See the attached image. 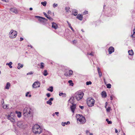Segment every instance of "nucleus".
<instances>
[{
  "instance_id": "48",
  "label": "nucleus",
  "mask_w": 135,
  "mask_h": 135,
  "mask_svg": "<svg viewBox=\"0 0 135 135\" xmlns=\"http://www.w3.org/2000/svg\"><path fill=\"white\" fill-rule=\"evenodd\" d=\"M55 113L57 115V116H58L59 115H58V114H59V112H55Z\"/></svg>"
},
{
  "instance_id": "11",
  "label": "nucleus",
  "mask_w": 135,
  "mask_h": 135,
  "mask_svg": "<svg viewBox=\"0 0 135 135\" xmlns=\"http://www.w3.org/2000/svg\"><path fill=\"white\" fill-rule=\"evenodd\" d=\"M10 11L13 13L17 14L18 13L17 9L15 8H11L10 9Z\"/></svg>"
},
{
  "instance_id": "4",
  "label": "nucleus",
  "mask_w": 135,
  "mask_h": 135,
  "mask_svg": "<svg viewBox=\"0 0 135 135\" xmlns=\"http://www.w3.org/2000/svg\"><path fill=\"white\" fill-rule=\"evenodd\" d=\"M87 104L89 107H92L94 106L95 102V100L91 97L88 98L86 100Z\"/></svg>"
},
{
  "instance_id": "8",
  "label": "nucleus",
  "mask_w": 135,
  "mask_h": 135,
  "mask_svg": "<svg viewBox=\"0 0 135 135\" xmlns=\"http://www.w3.org/2000/svg\"><path fill=\"white\" fill-rule=\"evenodd\" d=\"M65 73L64 74V75L66 76H70L72 75L73 72L72 70H69L67 69L65 70Z\"/></svg>"
},
{
  "instance_id": "25",
  "label": "nucleus",
  "mask_w": 135,
  "mask_h": 135,
  "mask_svg": "<svg viewBox=\"0 0 135 135\" xmlns=\"http://www.w3.org/2000/svg\"><path fill=\"white\" fill-rule=\"evenodd\" d=\"M12 64V62H10L9 63H7L6 64V65H8L10 68H12V66L11 65Z\"/></svg>"
},
{
  "instance_id": "7",
  "label": "nucleus",
  "mask_w": 135,
  "mask_h": 135,
  "mask_svg": "<svg viewBox=\"0 0 135 135\" xmlns=\"http://www.w3.org/2000/svg\"><path fill=\"white\" fill-rule=\"evenodd\" d=\"M12 113H11L10 115H9L7 117V119L11 120L12 122H15V120L14 118H15V115L14 114L12 115Z\"/></svg>"
},
{
  "instance_id": "15",
  "label": "nucleus",
  "mask_w": 135,
  "mask_h": 135,
  "mask_svg": "<svg viewBox=\"0 0 135 135\" xmlns=\"http://www.w3.org/2000/svg\"><path fill=\"white\" fill-rule=\"evenodd\" d=\"M53 100L54 98H50L48 101H47L46 103L47 104H49L50 105H51L52 104L51 101H53Z\"/></svg>"
},
{
  "instance_id": "31",
  "label": "nucleus",
  "mask_w": 135,
  "mask_h": 135,
  "mask_svg": "<svg viewBox=\"0 0 135 135\" xmlns=\"http://www.w3.org/2000/svg\"><path fill=\"white\" fill-rule=\"evenodd\" d=\"M68 83L70 84V85L71 86H73V83L72 81L71 80H69L68 81Z\"/></svg>"
},
{
  "instance_id": "42",
  "label": "nucleus",
  "mask_w": 135,
  "mask_h": 135,
  "mask_svg": "<svg viewBox=\"0 0 135 135\" xmlns=\"http://www.w3.org/2000/svg\"><path fill=\"white\" fill-rule=\"evenodd\" d=\"M88 12L87 11H85L84 12H83V15H85L86 14H88Z\"/></svg>"
},
{
  "instance_id": "62",
  "label": "nucleus",
  "mask_w": 135,
  "mask_h": 135,
  "mask_svg": "<svg viewBox=\"0 0 135 135\" xmlns=\"http://www.w3.org/2000/svg\"><path fill=\"white\" fill-rule=\"evenodd\" d=\"M42 19H43V20H44L45 19V18H44L43 17Z\"/></svg>"
},
{
  "instance_id": "33",
  "label": "nucleus",
  "mask_w": 135,
  "mask_h": 135,
  "mask_svg": "<svg viewBox=\"0 0 135 135\" xmlns=\"http://www.w3.org/2000/svg\"><path fill=\"white\" fill-rule=\"evenodd\" d=\"M106 85L108 88H111V85L110 84H107Z\"/></svg>"
},
{
  "instance_id": "24",
  "label": "nucleus",
  "mask_w": 135,
  "mask_h": 135,
  "mask_svg": "<svg viewBox=\"0 0 135 135\" xmlns=\"http://www.w3.org/2000/svg\"><path fill=\"white\" fill-rule=\"evenodd\" d=\"M70 122L69 121H68L67 122H62L61 123V124L62 125L64 126H65V125H68L69 124H70Z\"/></svg>"
},
{
  "instance_id": "47",
  "label": "nucleus",
  "mask_w": 135,
  "mask_h": 135,
  "mask_svg": "<svg viewBox=\"0 0 135 135\" xmlns=\"http://www.w3.org/2000/svg\"><path fill=\"white\" fill-rule=\"evenodd\" d=\"M43 13L44 15L45 16L47 17L48 16V15L46 14V13L44 12H43Z\"/></svg>"
},
{
  "instance_id": "18",
  "label": "nucleus",
  "mask_w": 135,
  "mask_h": 135,
  "mask_svg": "<svg viewBox=\"0 0 135 135\" xmlns=\"http://www.w3.org/2000/svg\"><path fill=\"white\" fill-rule=\"evenodd\" d=\"M23 123L22 122L19 121L17 122V125L18 126L20 127H21L23 125Z\"/></svg>"
},
{
  "instance_id": "3",
  "label": "nucleus",
  "mask_w": 135,
  "mask_h": 135,
  "mask_svg": "<svg viewBox=\"0 0 135 135\" xmlns=\"http://www.w3.org/2000/svg\"><path fill=\"white\" fill-rule=\"evenodd\" d=\"M32 109L29 107H26L23 110V115L26 117H27L28 115L32 113Z\"/></svg>"
},
{
  "instance_id": "10",
  "label": "nucleus",
  "mask_w": 135,
  "mask_h": 135,
  "mask_svg": "<svg viewBox=\"0 0 135 135\" xmlns=\"http://www.w3.org/2000/svg\"><path fill=\"white\" fill-rule=\"evenodd\" d=\"M76 108V104H73L70 106V109L73 113H74Z\"/></svg>"
},
{
  "instance_id": "36",
  "label": "nucleus",
  "mask_w": 135,
  "mask_h": 135,
  "mask_svg": "<svg viewBox=\"0 0 135 135\" xmlns=\"http://www.w3.org/2000/svg\"><path fill=\"white\" fill-rule=\"evenodd\" d=\"M110 110V107H108L107 108H106V110L107 112H109Z\"/></svg>"
},
{
  "instance_id": "13",
  "label": "nucleus",
  "mask_w": 135,
  "mask_h": 135,
  "mask_svg": "<svg viewBox=\"0 0 135 135\" xmlns=\"http://www.w3.org/2000/svg\"><path fill=\"white\" fill-rule=\"evenodd\" d=\"M52 27L55 29H56L58 28L57 25L55 23H52Z\"/></svg>"
},
{
  "instance_id": "40",
  "label": "nucleus",
  "mask_w": 135,
  "mask_h": 135,
  "mask_svg": "<svg viewBox=\"0 0 135 135\" xmlns=\"http://www.w3.org/2000/svg\"><path fill=\"white\" fill-rule=\"evenodd\" d=\"M57 4L54 3L53 5V6L54 8H55L57 6Z\"/></svg>"
},
{
  "instance_id": "51",
  "label": "nucleus",
  "mask_w": 135,
  "mask_h": 135,
  "mask_svg": "<svg viewBox=\"0 0 135 135\" xmlns=\"http://www.w3.org/2000/svg\"><path fill=\"white\" fill-rule=\"evenodd\" d=\"M40 68L41 69H42V62L41 63Z\"/></svg>"
},
{
  "instance_id": "56",
  "label": "nucleus",
  "mask_w": 135,
  "mask_h": 135,
  "mask_svg": "<svg viewBox=\"0 0 135 135\" xmlns=\"http://www.w3.org/2000/svg\"><path fill=\"white\" fill-rule=\"evenodd\" d=\"M73 43H75L76 42V40H74L73 41Z\"/></svg>"
},
{
  "instance_id": "59",
  "label": "nucleus",
  "mask_w": 135,
  "mask_h": 135,
  "mask_svg": "<svg viewBox=\"0 0 135 135\" xmlns=\"http://www.w3.org/2000/svg\"><path fill=\"white\" fill-rule=\"evenodd\" d=\"M81 31H82L83 32H84V30L82 29Z\"/></svg>"
},
{
  "instance_id": "46",
  "label": "nucleus",
  "mask_w": 135,
  "mask_h": 135,
  "mask_svg": "<svg viewBox=\"0 0 135 135\" xmlns=\"http://www.w3.org/2000/svg\"><path fill=\"white\" fill-rule=\"evenodd\" d=\"M46 95L47 97H49L50 96V94L49 93H48L46 94Z\"/></svg>"
},
{
  "instance_id": "39",
  "label": "nucleus",
  "mask_w": 135,
  "mask_h": 135,
  "mask_svg": "<svg viewBox=\"0 0 135 135\" xmlns=\"http://www.w3.org/2000/svg\"><path fill=\"white\" fill-rule=\"evenodd\" d=\"M91 82L90 81H87L86 82V84L87 85H90L91 84Z\"/></svg>"
},
{
  "instance_id": "44",
  "label": "nucleus",
  "mask_w": 135,
  "mask_h": 135,
  "mask_svg": "<svg viewBox=\"0 0 135 135\" xmlns=\"http://www.w3.org/2000/svg\"><path fill=\"white\" fill-rule=\"evenodd\" d=\"M66 93H63V95H62V97H66Z\"/></svg>"
},
{
  "instance_id": "21",
  "label": "nucleus",
  "mask_w": 135,
  "mask_h": 135,
  "mask_svg": "<svg viewBox=\"0 0 135 135\" xmlns=\"http://www.w3.org/2000/svg\"><path fill=\"white\" fill-rule=\"evenodd\" d=\"M18 66H17V68L19 69H20L21 68H22L23 66V64H21L20 63H18Z\"/></svg>"
},
{
  "instance_id": "12",
  "label": "nucleus",
  "mask_w": 135,
  "mask_h": 135,
  "mask_svg": "<svg viewBox=\"0 0 135 135\" xmlns=\"http://www.w3.org/2000/svg\"><path fill=\"white\" fill-rule=\"evenodd\" d=\"M109 54H111L114 51V48L112 47H110L108 49Z\"/></svg>"
},
{
  "instance_id": "55",
  "label": "nucleus",
  "mask_w": 135,
  "mask_h": 135,
  "mask_svg": "<svg viewBox=\"0 0 135 135\" xmlns=\"http://www.w3.org/2000/svg\"><path fill=\"white\" fill-rule=\"evenodd\" d=\"M115 132L116 133H117L118 132V130L117 129L115 128Z\"/></svg>"
},
{
  "instance_id": "58",
  "label": "nucleus",
  "mask_w": 135,
  "mask_h": 135,
  "mask_svg": "<svg viewBox=\"0 0 135 135\" xmlns=\"http://www.w3.org/2000/svg\"><path fill=\"white\" fill-rule=\"evenodd\" d=\"M30 10L31 11L32 10V8L31 7L30 8Z\"/></svg>"
},
{
  "instance_id": "27",
  "label": "nucleus",
  "mask_w": 135,
  "mask_h": 135,
  "mask_svg": "<svg viewBox=\"0 0 135 135\" xmlns=\"http://www.w3.org/2000/svg\"><path fill=\"white\" fill-rule=\"evenodd\" d=\"M129 54L130 55H133V52L132 50H131L128 51Z\"/></svg>"
},
{
  "instance_id": "35",
  "label": "nucleus",
  "mask_w": 135,
  "mask_h": 135,
  "mask_svg": "<svg viewBox=\"0 0 135 135\" xmlns=\"http://www.w3.org/2000/svg\"><path fill=\"white\" fill-rule=\"evenodd\" d=\"M2 105L3 106V107L4 109H6L8 107V105H4L3 104H2Z\"/></svg>"
},
{
  "instance_id": "41",
  "label": "nucleus",
  "mask_w": 135,
  "mask_h": 135,
  "mask_svg": "<svg viewBox=\"0 0 135 135\" xmlns=\"http://www.w3.org/2000/svg\"><path fill=\"white\" fill-rule=\"evenodd\" d=\"M33 73V72L32 71H31L28 73H27V75H31Z\"/></svg>"
},
{
  "instance_id": "63",
  "label": "nucleus",
  "mask_w": 135,
  "mask_h": 135,
  "mask_svg": "<svg viewBox=\"0 0 135 135\" xmlns=\"http://www.w3.org/2000/svg\"><path fill=\"white\" fill-rule=\"evenodd\" d=\"M42 2H41V4L42 5Z\"/></svg>"
},
{
  "instance_id": "43",
  "label": "nucleus",
  "mask_w": 135,
  "mask_h": 135,
  "mask_svg": "<svg viewBox=\"0 0 135 135\" xmlns=\"http://www.w3.org/2000/svg\"><path fill=\"white\" fill-rule=\"evenodd\" d=\"M47 18L48 19H49L50 20H52V18L51 17H50L49 16H48Z\"/></svg>"
},
{
  "instance_id": "28",
  "label": "nucleus",
  "mask_w": 135,
  "mask_h": 135,
  "mask_svg": "<svg viewBox=\"0 0 135 135\" xmlns=\"http://www.w3.org/2000/svg\"><path fill=\"white\" fill-rule=\"evenodd\" d=\"M73 14L74 16H76L78 14V12L77 10H74L73 11Z\"/></svg>"
},
{
  "instance_id": "20",
  "label": "nucleus",
  "mask_w": 135,
  "mask_h": 135,
  "mask_svg": "<svg viewBox=\"0 0 135 135\" xmlns=\"http://www.w3.org/2000/svg\"><path fill=\"white\" fill-rule=\"evenodd\" d=\"M10 86V84L9 83H7L5 87V89H9V87Z\"/></svg>"
},
{
  "instance_id": "19",
  "label": "nucleus",
  "mask_w": 135,
  "mask_h": 135,
  "mask_svg": "<svg viewBox=\"0 0 135 135\" xmlns=\"http://www.w3.org/2000/svg\"><path fill=\"white\" fill-rule=\"evenodd\" d=\"M74 99V97H71L69 100V102L72 104H74L73 103L74 102V101L73 100Z\"/></svg>"
},
{
  "instance_id": "64",
  "label": "nucleus",
  "mask_w": 135,
  "mask_h": 135,
  "mask_svg": "<svg viewBox=\"0 0 135 135\" xmlns=\"http://www.w3.org/2000/svg\"><path fill=\"white\" fill-rule=\"evenodd\" d=\"M123 135H126V134H125L124 133H123Z\"/></svg>"
},
{
  "instance_id": "26",
  "label": "nucleus",
  "mask_w": 135,
  "mask_h": 135,
  "mask_svg": "<svg viewBox=\"0 0 135 135\" xmlns=\"http://www.w3.org/2000/svg\"><path fill=\"white\" fill-rule=\"evenodd\" d=\"M49 73L47 71V70H44V72L43 73V75L45 76H46Z\"/></svg>"
},
{
  "instance_id": "53",
  "label": "nucleus",
  "mask_w": 135,
  "mask_h": 135,
  "mask_svg": "<svg viewBox=\"0 0 135 135\" xmlns=\"http://www.w3.org/2000/svg\"><path fill=\"white\" fill-rule=\"evenodd\" d=\"M47 13L48 14H51V12L50 11H48Z\"/></svg>"
},
{
  "instance_id": "6",
  "label": "nucleus",
  "mask_w": 135,
  "mask_h": 135,
  "mask_svg": "<svg viewBox=\"0 0 135 135\" xmlns=\"http://www.w3.org/2000/svg\"><path fill=\"white\" fill-rule=\"evenodd\" d=\"M17 32L16 31L13 30L11 31L9 34V37L11 38H15L17 36Z\"/></svg>"
},
{
  "instance_id": "23",
  "label": "nucleus",
  "mask_w": 135,
  "mask_h": 135,
  "mask_svg": "<svg viewBox=\"0 0 135 135\" xmlns=\"http://www.w3.org/2000/svg\"><path fill=\"white\" fill-rule=\"evenodd\" d=\"M102 97L103 98H105L107 96V94L105 91H103L102 92Z\"/></svg>"
},
{
  "instance_id": "49",
  "label": "nucleus",
  "mask_w": 135,
  "mask_h": 135,
  "mask_svg": "<svg viewBox=\"0 0 135 135\" xmlns=\"http://www.w3.org/2000/svg\"><path fill=\"white\" fill-rule=\"evenodd\" d=\"M63 93H60L59 94V95L60 96H62L63 95Z\"/></svg>"
},
{
  "instance_id": "50",
  "label": "nucleus",
  "mask_w": 135,
  "mask_h": 135,
  "mask_svg": "<svg viewBox=\"0 0 135 135\" xmlns=\"http://www.w3.org/2000/svg\"><path fill=\"white\" fill-rule=\"evenodd\" d=\"M79 107L82 109H83L84 108V107L83 106H79Z\"/></svg>"
},
{
  "instance_id": "29",
  "label": "nucleus",
  "mask_w": 135,
  "mask_h": 135,
  "mask_svg": "<svg viewBox=\"0 0 135 135\" xmlns=\"http://www.w3.org/2000/svg\"><path fill=\"white\" fill-rule=\"evenodd\" d=\"M70 8L69 7H66L65 8V9L66 10V12L69 13V12H70Z\"/></svg>"
},
{
  "instance_id": "57",
  "label": "nucleus",
  "mask_w": 135,
  "mask_h": 135,
  "mask_svg": "<svg viewBox=\"0 0 135 135\" xmlns=\"http://www.w3.org/2000/svg\"><path fill=\"white\" fill-rule=\"evenodd\" d=\"M67 22L69 25V24H71L68 21H67Z\"/></svg>"
},
{
  "instance_id": "17",
  "label": "nucleus",
  "mask_w": 135,
  "mask_h": 135,
  "mask_svg": "<svg viewBox=\"0 0 135 135\" xmlns=\"http://www.w3.org/2000/svg\"><path fill=\"white\" fill-rule=\"evenodd\" d=\"M76 18L79 20L81 21L83 19V16L81 15L78 14Z\"/></svg>"
},
{
  "instance_id": "16",
  "label": "nucleus",
  "mask_w": 135,
  "mask_h": 135,
  "mask_svg": "<svg viewBox=\"0 0 135 135\" xmlns=\"http://www.w3.org/2000/svg\"><path fill=\"white\" fill-rule=\"evenodd\" d=\"M97 70L99 77L100 78L102 75V74L101 71L100 70V68L99 67H97Z\"/></svg>"
},
{
  "instance_id": "38",
  "label": "nucleus",
  "mask_w": 135,
  "mask_h": 135,
  "mask_svg": "<svg viewBox=\"0 0 135 135\" xmlns=\"http://www.w3.org/2000/svg\"><path fill=\"white\" fill-rule=\"evenodd\" d=\"M47 4V2L46 1H44V2H43L42 5L44 6H46Z\"/></svg>"
},
{
  "instance_id": "45",
  "label": "nucleus",
  "mask_w": 135,
  "mask_h": 135,
  "mask_svg": "<svg viewBox=\"0 0 135 135\" xmlns=\"http://www.w3.org/2000/svg\"><path fill=\"white\" fill-rule=\"evenodd\" d=\"M87 54L88 55H90L91 56H93V54L92 52L88 53Z\"/></svg>"
},
{
  "instance_id": "61",
  "label": "nucleus",
  "mask_w": 135,
  "mask_h": 135,
  "mask_svg": "<svg viewBox=\"0 0 135 135\" xmlns=\"http://www.w3.org/2000/svg\"><path fill=\"white\" fill-rule=\"evenodd\" d=\"M30 46L31 47V48H32L33 47H32V45H30Z\"/></svg>"
},
{
  "instance_id": "32",
  "label": "nucleus",
  "mask_w": 135,
  "mask_h": 135,
  "mask_svg": "<svg viewBox=\"0 0 135 135\" xmlns=\"http://www.w3.org/2000/svg\"><path fill=\"white\" fill-rule=\"evenodd\" d=\"M29 94V92H27V93H26V97H30L31 95V94H30L29 95H28V94Z\"/></svg>"
},
{
  "instance_id": "5",
  "label": "nucleus",
  "mask_w": 135,
  "mask_h": 135,
  "mask_svg": "<svg viewBox=\"0 0 135 135\" xmlns=\"http://www.w3.org/2000/svg\"><path fill=\"white\" fill-rule=\"evenodd\" d=\"M84 94L82 92H77L75 93V98L78 101H79L83 98Z\"/></svg>"
},
{
  "instance_id": "54",
  "label": "nucleus",
  "mask_w": 135,
  "mask_h": 135,
  "mask_svg": "<svg viewBox=\"0 0 135 135\" xmlns=\"http://www.w3.org/2000/svg\"><path fill=\"white\" fill-rule=\"evenodd\" d=\"M110 99L111 100H112L113 99V98L112 96H110Z\"/></svg>"
},
{
  "instance_id": "60",
  "label": "nucleus",
  "mask_w": 135,
  "mask_h": 135,
  "mask_svg": "<svg viewBox=\"0 0 135 135\" xmlns=\"http://www.w3.org/2000/svg\"><path fill=\"white\" fill-rule=\"evenodd\" d=\"M90 135H93V134L92 133H90Z\"/></svg>"
},
{
  "instance_id": "1",
  "label": "nucleus",
  "mask_w": 135,
  "mask_h": 135,
  "mask_svg": "<svg viewBox=\"0 0 135 135\" xmlns=\"http://www.w3.org/2000/svg\"><path fill=\"white\" fill-rule=\"evenodd\" d=\"M76 118L77 119L78 123L80 124H84L85 122V117L80 114H76Z\"/></svg>"
},
{
  "instance_id": "9",
  "label": "nucleus",
  "mask_w": 135,
  "mask_h": 135,
  "mask_svg": "<svg viewBox=\"0 0 135 135\" xmlns=\"http://www.w3.org/2000/svg\"><path fill=\"white\" fill-rule=\"evenodd\" d=\"M40 84L38 81H36L32 85V87L33 88L39 87H40Z\"/></svg>"
},
{
  "instance_id": "52",
  "label": "nucleus",
  "mask_w": 135,
  "mask_h": 135,
  "mask_svg": "<svg viewBox=\"0 0 135 135\" xmlns=\"http://www.w3.org/2000/svg\"><path fill=\"white\" fill-rule=\"evenodd\" d=\"M23 40V38L21 37L20 38V41H21Z\"/></svg>"
},
{
  "instance_id": "30",
  "label": "nucleus",
  "mask_w": 135,
  "mask_h": 135,
  "mask_svg": "<svg viewBox=\"0 0 135 135\" xmlns=\"http://www.w3.org/2000/svg\"><path fill=\"white\" fill-rule=\"evenodd\" d=\"M47 90L49 91L52 92L53 91V87L52 86H50L49 88Z\"/></svg>"
},
{
  "instance_id": "22",
  "label": "nucleus",
  "mask_w": 135,
  "mask_h": 135,
  "mask_svg": "<svg viewBox=\"0 0 135 135\" xmlns=\"http://www.w3.org/2000/svg\"><path fill=\"white\" fill-rule=\"evenodd\" d=\"M16 113L17 114V116L18 118H20L21 117V113L20 112H17L16 111Z\"/></svg>"
},
{
  "instance_id": "2",
  "label": "nucleus",
  "mask_w": 135,
  "mask_h": 135,
  "mask_svg": "<svg viewBox=\"0 0 135 135\" xmlns=\"http://www.w3.org/2000/svg\"><path fill=\"white\" fill-rule=\"evenodd\" d=\"M32 131L35 134H40L41 132L40 126L37 124H35L33 126Z\"/></svg>"
},
{
  "instance_id": "34",
  "label": "nucleus",
  "mask_w": 135,
  "mask_h": 135,
  "mask_svg": "<svg viewBox=\"0 0 135 135\" xmlns=\"http://www.w3.org/2000/svg\"><path fill=\"white\" fill-rule=\"evenodd\" d=\"M106 121L107 122L108 124H111L112 123V121H109L108 119H106Z\"/></svg>"
},
{
  "instance_id": "37",
  "label": "nucleus",
  "mask_w": 135,
  "mask_h": 135,
  "mask_svg": "<svg viewBox=\"0 0 135 135\" xmlns=\"http://www.w3.org/2000/svg\"><path fill=\"white\" fill-rule=\"evenodd\" d=\"M69 27L72 30V31L74 32V30L73 28H72V26H71V24H69Z\"/></svg>"
},
{
  "instance_id": "14",
  "label": "nucleus",
  "mask_w": 135,
  "mask_h": 135,
  "mask_svg": "<svg viewBox=\"0 0 135 135\" xmlns=\"http://www.w3.org/2000/svg\"><path fill=\"white\" fill-rule=\"evenodd\" d=\"M35 17L36 18H37L38 19V21L41 23L42 21V17H40L38 16H35Z\"/></svg>"
}]
</instances>
